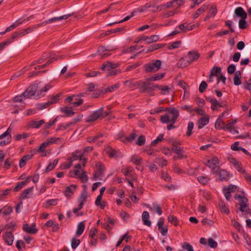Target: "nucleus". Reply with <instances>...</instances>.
Listing matches in <instances>:
<instances>
[{
  "mask_svg": "<svg viewBox=\"0 0 251 251\" xmlns=\"http://www.w3.org/2000/svg\"><path fill=\"white\" fill-rule=\"evenodd\" d=\"M218 173L219 179L220 180L223 181L224 180H227L228 178V174L225 170H221L219 168L218 171L216 174Z\"/></svg>",
  "mask_w": 251,
  "mask_h": 251,
  "instance_id": "nucleus-19",
  "label": "nucleus"
},
{
  "mask_svg": "<svg viewBox=\"0 0 251 251\" xmlns=\"http://www.w3.org/2000/svg\"><path fill=\"white\" fill-rule=\"evenodd\" d=\"M168 113L166 115L168 116L171 123L175 124L177 118L178 116V112L177 110L175 108H169L167 109Z\"/></svg>",
  "mask_w": 251,
  "mask_h": 251,
  "instance_id": "nucleus-5",
  "label": "nucleus"
},
{
  "mask_svg": "<svg viewBox=\"0 0 251 251\" xmlns=\"http://www.w3.org/2000/svg\"><path fill=\"white\" fill-rule=\"evenodd\" d=\"M104 167L100 163H97L93 174V180H102L104 177Z\"/></svg>",
  "mask_w": 251,
  "mask_h": 251,
  "instance_id": "nucleus-3",
  "label": "nucleus"
},
{
  "mask_svg": "<svg viewBox=\"0 0 251 251\" xmlns=\"http://www.w3.org/2000/svg\"><path fill=\"white\" fill-rule=\"evenodd\" d=\"M133 170V169L132 167H126L122 169V172L125 176H128L130 175Z\"/></svg>",
  "mask_w": 251,
  "mask_h": 251,
  "instance_id": "nucleus-60",
  "label": "nucleus"
},
{
  "mask_svg": "<svg viewBox=\"0 0 251 251\" xmlns=\"http://www.w3.org/2000/svg\"><path fill=\"white\" fill-rule=\"evenodd\" d=\"M209 102L211 103L212 106L211 108L213 110H216L217 107H222L223 106L221 104V103L218 101L217 100H216L215 99H209Z\"/></svg>",
  "mask_w": 251,
  "mask_h": 251,
  "instance_id": "nucleus-36",
  "label": "nucleus"
},
{
  "mask_svg": "<svg viewBox=\"0 0 251 251\" xmlns=\"http://www.w3.org/2000/svg\"><path fill=\"white\" fill-rule=\"evenodd\" d=\"M60 97V94H58L53 96L52 97V98L50 100V101L48 102V103H49V105H50V104H54V103L58 102L59 100Z\"/></svg>",
  "mask_w": 251,
  "mask_h": 251,
  "instance_id": "nucleus-50",
  "label": "nucleus"
},
{
  "mask_svg": "<svg viewBox=\"0 0 251 251\" xmlns=\"http://www.w3.org/2000/svg\"><path fill=\"white\" fill-rule=\"evenodd\" d=\"M85 228V225L83 222H80L77 227V230L76 231V234L77 236H80L84 231Z\"/></svg>",
  "mask_w": 251,
  "mask_h": 251,
  "instance_id": "nucleus-37",
  "label": "nucleus"
},
{
  "mask_svg": "<svg viewBox=\"0 0 251 251\" xmlns=\"http://www.w3.org/2000/svg\"><path fill=\"white\" fill-rule=\"evenodd\" d=\"M189 65L188 61L186 60L184 58H181L177 63V66L180 68H184Z\"/></svg>",
  "mask_w": 251,
  "mask_h": 251,
  "instance_id": "nucleus-41",
  "label": "nucleus"
},
{
  "mask_svg": "<svg viewBox=\"0 0 251 251\" xmlns=\"http://www.w3.org/2000/svg\"><path fill=\"white\" fill-rule=\"evenodd\" d=\"M225 126V124L221 119V117H219L215 122V127L217 129H223V126Z\"/></svg>",
  "mask_w": 251,
  "mask_h": 251,
  "instance_id": "nucleus-33",
  "label": "nucleus"
},
{
  "mask_svg": "<svg viewBox=\"0 0 251 251\" xmlns=\"http://www.w3.org/2000/svg\"><path fill=\"white\" fill-rule=\"evenodd\" d=\"M78 178H79L81 181L83 183L87 182L88 180V177L86 174V172H84L83 170L81 171V174L78 176Z\"/></svg>",
  "mask_w": 251,
  "mask_h": 251,
  "instance_id": "nucleus-55",
  "label": "nucleus"
},
{
  "mask_svg": "<svg viewBox=\"0 0 251 251\" xmlns=\"http://www.w3.org/2000/svg\"><path fill=\"white\" fill-rule=\"evenodd\" d=\"M241 73L239 71H237L234 74L233 78L234 84L235 85H239L241 84L240 80Z\"/></svg>",
  "mask_w": 251,
  "mask_h": 251,
  "instance_id": "nucleus-35",
  "label": "nucleus"
},
{
  "mask_svg": "<svg viewBox=\"0 0 251 251\" xmlns=\"http://www.w3.org/2000/svg\"><path fill=\"white\" fill-rule=\"evenodd\" d=\"M172 150L177 154V157L179 159H186L187 157L186 155L183 154V150L180 147H178L174 145Z\"/></svg>",
  "mask_w": 251,
  "mask_h": 251,
  "instance_id": "nucleus-11",
  "label": "nucleus"
},
{
  "mask_svg": "<svg viewBox=\"0 0 251 251\" xmlns=\"http://www.w3.org/2000/svg\"><path fill=\"white\" fill-rule=\"evenodd\" d=\"M181 42L180 41H176L172 43L168 47L169 50H174L180 47Z\"/></svg>",
  "mask_w": 251,
  "mask_h": 251,
  "instance_id": "nucleus-43",
  "label": "nucleus"
},
{
  "mask_svg": "<svg viewBox=\"0 0 251 251\" xmlns=\"http://www.w3.org/2000/svg\"><path fill=\"white\" fill-rule=\"evenodd\" d=\"M210 73L212 75L219 76L221 74V70L219 67H214L211 70Z\"/></svg>",
  "mask_w": 251,
  "mask_h": 251,
  "instance_id": "nucleus-47",
  "label": "nucleus"
},
{
  "mask_svg": "<svg viewBox=\"0 0 251 251\" xmlns=\"http://www.w3.org/2000/svg\"><path fill=\"white\" fill-rule=\"evenodd\" d=\"M145 143V136L141 135L137 139L136 144L139 146H143Z\"/></svg>",
  "mask_w": 251,
  "mask_h": 251,
  "instance_id": "nucleus-64",
  "label": "nucleus"
},
{
  "mask_svg": "<svg viewBox=\"0 0 251 251\" xmlns=\"http://www.w3.org/2000/svg\"><path fill=\"white\" fill-rule=\"evenodd\" d=\"M50 146L49 143L46 140L45 142L42 143L39 147L37 149V152L41 153L42 156H46L48 155L47 151H45L46 149Z\"/></svg>",
  "mask_w": 251,
  "mask_h": 251,
  "instance_id": "nucleus-10",
  "label": "nucleus"
},
{
  "mask_svg": "<svg viewBox=\"0 0 251 251\" xmlns=\"http://www.w3.org/2000/svg\"><path fill=\"white\" fill-rule=\"evenodd\" d=\"M82 171L81 165L80 164H77L75 166L74 170L70 172V176L71 177L77 176L78 177V176L81 174Z\"/></svg>",
  "mask_w": 251,
  "mask_h": 251,
  "instance_id": "nucleus-15",
  "label": "nucleus"
},
{
  "mask_svg": "<svg viewBox=\"0 0 251 251\" xmlns=\"http://www.w3.org/2000/svg\"><path fill=\"white\" fill-rule=\"evenodd\" d=\"M207 244L210 247L213 249L217 248L218 245L217 242L211 238L208 239Z\"/></svg>",
  "mask_w": 251,
  "mask_h": 251,
  "instance_id": "nucleus-53",
  "label": "nucleus"
},
{
  "mask_svg": "<svg viewBox=\"0 0 251 251\" xmlns=\"http://www.w3.org/2000/svg\"><path fill=\"white\" fill-rule=\"evenodd\" d=\"M235 198L239 201L240 205H247L248 200L246 198L241 196H236Z\"/></svg>",
  "mask_w": 251,
  "mask_h": 251,
  "instance_id": "nucleus-51",
  "label": "nucleus"
},
{
  "mask_svg": "<svg viewBox=\"0 0 251 251\" xmlns=\"http://www.w3.org/2000/svg\"><path fill=\"white\" fill-rule=\"evenodd\" d=\"M12 212V208L10 206H5L0 210V214H2L4 215H8Z\"/></svg>",
  "mask_w": 251,
  "mask_h": 251,
  "instance_id": "nucleus-34",
  "label": "nucleus"
},
{
  "mask_svg": "<svg viewBox=\"0 0 251 251\" xmlns=\"http://www.w3.org/2000/svg\"><path fill=\"white\" fill-rule=\"evenodd\" d=\"M32 154H27L26 155H25L20 161V167H23L25 165L26 162L32 158Z\"/></svg>",
  "mask_w": 251,
  "mask_h": 251,
  "instance_id": "nucleus-28",
  "label": "nucleus"
},
{
  "mask_svg": "<svg viewBox=\"0 0 251 251\" xmlns=\"http://www.w3.org/2000/svg\"><path fill=\"white\" fill-rule=\"evenodd\" d=\"M157 226L161 234L163 236L166 235L168 232V228L166 226H164V221L162 219L159 220Z\"/></svg>",
  "mask_w": 251,
  "mask_h": 251,
  "instance_id": "nucleus-13",
  "label": "nucleus"
},
{
  "mask_svg": "<svg viewBox=\"0 0 251 251\" xmlns=\"http://www.w3.org/2000/svg\"><path fill=\"white\" fill-rule=\"evenodd\" d=\"M69 18V16L68 15H63V16H60V17H54V18H53L52 19H50V20H49L48 21H47L46 22H43L42 25H47V24H50V23H53V22H54L56 21H58V20H63V19H67Z\"/></svg>",
  "mask_w": 251,
  "mask_h": 251,
  "instance_id": "nucleus-24",
  "label": "nucleus"
},
{
  "mask_svg": "<svg viewBox=\"0 0 251 251\" xmlns=\"http://www.w3.org/2000/svg\"><path fill=\"white\" fill-rule=\"evenodd\" d=\"M103 112V108H100L99 110L95 111L93 114L90 115L87 119V122H94L98 120L101 116H102Z\"/></svg>",
  "mask_w": 251,
  "mask_h": 251,
  "instance_id": "nucleus-7",
  "label": "nucleus"
},
{
  "mask_svg": "<svg viewBox=\"0 0 251 251\" xmlns=\"http://www.w3.org/2000/svg\"><path fill=\"white\" fill-rule=\"evenodd\" d=\"M188 57L189 60H188L190 64L193 61H196L200 57V54L196 51H191L188 52Z\"/></svg>",
  "mask_w": 251,
  "mask_h": 251,
  "instance_id": "nucleus-17",
  "label": "nucleus"
},
{
  "mask_svg": "<svg viewBox=\"0 0 251 251\" xmlns=\"http://www.w3.org/2000/svg\"><path fill=\"white\" fill-rule=\"evenodd\" d=\"M48 142L49 143V145H51L52 144L55 143V144H58L60 142L61 139L60 138H56V137H51L49 139H47Z\"/></svg>",
  "mask_w": 251,
  "mask_h": 251,
  "instance_id": "nucleus-49",
  "label": "nucleus"
},
{
  "mask_svg": "<svg viewBox=\"0 0 251 251\" xmlns=\"http://www.w3.org/2000/svg\"><path fill=\"white\" fill-rule=\"evenodd\" d=\"M159 39V36L157 35H153L150 37H149V38H147L146 40H147V44H151L153 42H157L158 41Z\"/></svg>",
  "mask_w": 251,
  "mask_h": 251,
  "instance_id": "nucleus-45",
  "label": "nucleus"
},
{
  "mask_svg": "<svg viewBox=\"0 0 251 251\" xmlns=\"http://www.w3.org/2000/svg\"><path fill=\"white\" fill-rule=\"evenodd\" d=\"M76 188V186L75 185H71L69 186L66 187L64 191L65 196L67 197H70L74 193Z\"/></svg>",
  "mask_w": 251,
  "mask_h": 251,
  "instance_id": "nucleus-18",
  "label": "nucleus"
},
{
  "mask_svg": "<svg viewBox=\"0 0 251 251\" xmlns=\"http://www.w3.org/2000/svg\"><path fill=\"white\" fill-rule=\"evenodd\" d=\"M220 208L222 212L228 214L229 212L228 208L223 201H220L219 204Z\"/></svg>",
  "mask_w": 251,
  "mask_h": 251,
  "instance_id": "nucleus-46",
  "label": "nucleus"
},
{
  "mask_svg": "<svg viewBox=\"0 0 251 251\" xmlns=\"http://www.w3.org/2000/svg\"><path fill=\"white\" fill-rule=\"evenodd\" d=\"M237 189V186L229 185L224 189L225 196L228 201L230 199V194L234 192Z\"/></svg>",
  "mask_w": 251,
  "mask_h": 251,
  "instance_id": "nucleus-9",
  "label": "nucleus"
},
{
  "mask_svg": "<svg viewBox=\"0 0 251 251\" xmlns=\"http://www.w3.org/2000/svg\"><path fill=\"white\" fill-rule=\"evenodd\" d=\"M23 229L29 233H35L37 232V229L35 228V225L29 226L27 224H25L23 226Z\"/></svg>",
  "mask_w": 251,
  "mask_h": 251,
  "instance_id": "nucleus-23",
  "label": "nucleus"
},
{
  "mask_svg": "<svg viewBox=\"0 0 251 251\" xmlns=\"http://www.w3.org/2000/svg\"><path fill=\"white\" fill-rule=\"evenodd\" d=\"M136 48V46H131L130 47H125L123 50V52L129 53L135 50Z\"/></svg>",
  "mask_w": 251,
  "mask_h": 251,
  "instance_id": "nucleus-59",
  "label": "nucleus"
},
{
  "mask_svg": "<svg viewBox=\"0 0 251 251\" xmlns=\"http://www.w3.org/2000/svg\"><path fill=\"white\" fill-rule=\"evenodd\" d=\"M155 163L160 165L162 167L166 166L167 161L166 160H162L161 158H157L155 160Z\"/></svg>",
  "mask_w": 251,
  "mask_h": 251,
  "instance_id": "nucleus-62",
  "label": "nucleus"
},
{
  "mask_svg": "<svg viewBox=\"0 0 251 251\" xmlns=\"http://www.w3.org/2000/svg\"><path fill=\"white\" fill-rule=\"evenodd\" d=\"M106 70L109 71H110L112 69L117 68L118 66V64H115V63L114 64V63H112L110 62H108V61L106 62Z\"/></svg>",
  "mask_w": 251,
  "mask_h": 251,
  "instance_id": "nucleus-57",
  "label": "nucleus"
},
{
  "mask_svg": "<svg viewBox=\"0 0 251 251\" xmlns=\"http://www.w3.org/2000/svg\"><path fill=\"white\" fill-rule=\"evenodd\" d=\"M45 123L43 120L39 121H31L28 123V126L32 128H39L42 125Z\"/></svg>",
  "mask_w": 251,
  "mask_h": 251,
  "instance_id": "nucleus-27",
  "label": "nucleus"
},
{
  "mask_svg": "<svg viewBox=\"0 0 251 251\" xmlns=\"http://www.w3.org/2000/svg\"><path fill=\"white\" fill-rule=\"evenodd\" d=\"M60 110L61 112L65 113L68 116H71L75 113L72 109L68 107H62L60 108Z\"/></svg>",
  "mask_w": 251,
  "mask_h": 251,
  "instance_id": "nucleus-42",
  "label": "nucleus"
},
{
  "mask_svg": "<svg viewBox=\"0 0 251 251\" xmlns=\"http://www.w3.org/2000/svg\"><path fill=\"white\" fill-rule=\"evenodd\" d=\"M130 161L136 165H139L143 162V159L138 155H133L131 157Z\"/></svg>",
  "mask_w": 251,
  "mask_h": 251,
  "instance_id": "nucleus-30",
  "label": "nucleus"
},
{
  "mask_svg": "<svg viewBox=\"0 0 251 251\" xmlns=\"http://www.w3.org/2000/svg\"><path fill=\"white\" fill-rule=\"evenodd\" d=\"M209 117L208 116H204L201 117L198 122L199 128H202L204 126L207 125L209 122Z\"/></svg>",
  "mask_w": 251,
  "mask_h": 251,
  "instance_id": "nucleus-26",
  "label": "nucleus"
},
{
  "mask_svg": "<svg viewBox=\"0 0 251 251\" xmlns=\"http://www.w3.org/2000/svg\"><path fill=\"white\" fill-rule=\"evenodd\" d=\"M195 25H190L186 24L180 25L178 26L180 30L183 32H187L190 30H192L194 29Z\"/></svg>",
  "mask_w": 251,
  "mask_h": 251,
  "instance_id": "nucleus-22",
  "label": "nucleus"
},
{
  "mask_svg": "<svg viewBox=\"0 0 251 251\" xmlns=\"http://www.w3.org/2000/svg\"><path fill=\"white\" fill-rule=\"evenodd\" d=\"M10 132L11 129L9 127L4 133L0 135V140L5 138L4 140L0 142V146L6 145L11 142V136Z\"/></svg>",
  "mask_w": 251,
  "mask_h": 251,
  "instance_id": "nucleus-4",
  "label": "nucleus"
},
{
  "mask_svg": "<svg viewBox=\"0 0 251 251\" xmlns=\"http://www.w3.org/2000/svg\"><path fill=\"white\" fill-rule=\"evenodd\" d=\"M150 210L156 212L158 215H161L162 214V211L160 207L156 203H153L150 208Z\"/></svg>",
  "mask_w": 251,
  "mask_h": 251,
  "instance_id": "nucleus-32",
  "label": "nucleus"
},
{
  "mask_svg": "<svg viewBox=\"0 0 251 251\" xmlns=\"http://www.w3.org/2000/svg\"><path fill=\"white\" fill-rule=\"evenodd\" d=\"M165 76V73L156 74L151 76L148 78V80L151 81H158L162 79Z\"/></svg>",
  "mask_w": 251,
  "mask_h": 251,
  "instance_id": "nucleus-25",
  "label": "nucleus"
},
{
  "mask_svg": "<svg viewBox=\"0 0 251 251\" xmlns=\"http://www.w3.org/2000/svg\"><path fill=\"white\" fill-rule=\"evenodd\" d=\"M58 162V160L56 159L54 160L52 163H50L47 167L46 169V172H48L52 170L57 164Z\"/></svg>",
  "mask_w": 251,
  "mask_h": 251,
  "instance_id": "nucleus-40",
  "label": "nucleus"
},
{
  "mask_svg": "<svg viewBox=\"0 0 251 251\" xmlns=\"http://www.w3.org/2000/svg\"><path fill=\"white\" fill-rule=\"evenodd\" d=\"M3 239L6 244L11 245L14 241V236L11 231H6L3 235Z\"/></svg>",
  "mask_w": 251,
  "mask_h": 251,
  "instance_id": "nucleus-8",
  "label": "nucleus"
},
{
  "mask_svg": "<svg viewBox=\"0 0 251 251\" xmlns=\"http://www.w3.org/2000/svg\"><path fill=\"white\" fill-rule=\"evenodd\" d=\"M25 99L26 98H25V95L23 93L22 94H21L20 95L17 96L15 97L13 99V100L15 102H21L23 100H25Z\"/></svg>",
  "mask_w": 251,
  "mask_h": 251,
  "instance_id": "nucleus-58",
  "label": "nucleus"
},
{
  "mask_svg": "<svg viewBox=\"0 0 251 251\" xmlns=\"http://www.w3.org/2000/svg\"><path fill=\"white\" fill-rule=\"evenodd\" d=\"M207 8V6L203 5L201 7L197 10V11L194 13L193 17L195 19L197 18L201 14L204 13Z\"/></svg>",
  "mask_w": 251,
  "mask_h": 251,
  "instance_id": "nucleus-29",
  "label": "nucleus"
},
{
  "mask_svg": "<svg viewBox=\"0 0 251 251\" xmlns=\"http://www.w3.org/2000/svg\"><path fill=\"white\" fill-rule=\"evenodd\" d=\"M162 47H163V45L161 44H155V45H151L148 48V49L146 51V53L152 52L154 50H155L160 48H161Z\"/></svg>",
  "mask_w": 251,
  "mask_h": 251,
  "instance_id": "nucleus-44",
  "label": "nucleus"
},
{
  "mask_svg": "<svg viewBox=\"0 0 251 251\" xmlns=\"http://www.w3.org/2000/svg\"><path fill=\"white\" fill-rule=\"evenodd\" d=\"M163 135L160 134L157 137V138L155 140L152 141V142L151 143V145L152 146H154L156 144H157L158 143H159V142L162 141L163 140Z\"/></svg>",
  "mask_w": 251,
  "mask_h": 251,
  "instance_id": "nucleus-56",
  "label": "nucleus"
},
{
  "mask_svg": "<svg viewBox=\"0 0 251 251\" xmlns=\"http://www.w3.org/2000/svg\"><path fill=\"white\" fill-rule=\"evenodd\" d=\"M158 89L160 90V93L162 95L169 94L170 90V87L166 85H159Z\"/></svg>",
  "mask_w": 251,
  "mask_h": 251,
  "instance_id": "nucleus-39",
  "label": "nucleus"
},
{
  "mask_svg": "<svg viewBox=\"0 0 251 251\" xmlns=\"http://www.w3.org/2000/svg\"><path fill=\"white\" fill-rule=\"evenodd\" d=\"M33 187L25 189L21 194L20 198L21 199H25L28 197V195L30 194L33 190Z\"/></svg>",
  "mask_w": 251,
  "mask_h": 251,
  "instance_id": "nucleus-38",
  "label": "nucleus"
},
{
  "mask_svg": "<svg viewBox=\"0 0 251 251\" xmlns=\"http://www.w3.org/2000/svg\"><path fill=\"white\" fill-rule=\"evenodd\" d=\"M229 161L234 166L238 172L243 173H245L241 164L235 158L232 157L229 158Z\"/></svg>",
  "mask_w": 251,
  "mask_h": 251,
  "instance_id": "nucleus-14",
  "label": "nucleus"
},
{
  "mask_svg": "<svg viewBox=\"0 0 251 251\" xmlns=\"http://www.w3.org/2000/svg\"><path fill=\"white\" fill-rule=\"evenodd\" d=\"M182 247L187 251H194L193 247L187 242L183 243Z\"/></svg>",
  "mask_w": 251,
  "mask_h": 251,
  "instance_id": "nucleus-61",
  "label": "nucleus"
},
{
  "mask_svg": "<svg viewBox=\"0 0 251 251\" xmlns=\"http://www.w3.org/2000/svg\"><path fill=\"white\" fill-rule=\"evenodd\" d=\"M162 62L159 60H155L152 62L144 65L145 70L147 73H154L158 71L161 68Z\"/></svg>",
  "mask_w": 251,
  "mask_h": 251,
  "instance_id": "nucleus-1",
  "label": "nucleus"
},
{
  "mask_svg": "<svg viewBox=\"0 0 251 251\" xmlns=\"http://www.w3.org/2000/svg\"><path fill=\"white\" fill-rule=\"evenodd\" d=\"M235 14L237 16L241 17V19H246L247 17V13L241 7H238L235 9Z\"/></svg>",
  "mask_w": 251,
  "mask_h": 251,
  "instance_id": "nucleus-20",
  "label": "nucleus"
},
{
  "mask_svg": "<svg viewBox=\"0 0 251 251\" xmlns=\"http://www.w3.org/2000/svg\"><path fill=\"white\" fill-rule=\"evenodd\" d=\"M26 99L30 98L35 94L39 95L38 88L37 86H34L29 87L25 92H24Z\"/></svg>",
  "mask_w": 251,
  "mask_h": 251,
  "instance_id": "nucleus-6",
  "label": "nucleus"
},
{
  "mask_svg": "<svg viewBox=\"0 0 251 251\" xmlns=\"http://www.w3.org/2000/svg\"><path fill=\"white\" fill-rule=\"evenodd\" d=\"M220 163V159L216 156H213L211 159L207 160L206 165L211 170V172L216 174L219 170L218 165Z\"/></svg>",
  "mask_w": 251,
  "mask_h": 251,
  "instance_id": "nucleus-2",
  "label": "nucleus"
},
{
  "mask_svg": "<svg viewBox=\"0 0 251 251\" xmlns=\"http://www.w3.org/2000/svg\"><path fill=\"white\" fill-rule=\"evenodd\" d=\"M106 152L111 157L117 158L121 156V153L115 151L113 149L108 147L106 150Z\"/></svg>",
  "mask_w": 251,
  "mask_h": 251,
  "instance_id": "nucleus-21",
  "label": "nucleus"
},
{
  "mask_svg": "<svg viewBox=\"0 0 251 251\" xmlns=\"http://www.w3.org/2000/svg\"><path fill=\"white\" fill-rule=\"evenodd\" d=\"M168 220L169 222L174 224L175 226H177L178 222L177 219L176 217H174V216H169L168 217Z\"/></svg>",
  "mask_w": 251,
  "mask_h": 251,
  "instance_id": "nucleus-63",
  "label": "nucleus"
},
{
  "mask_svg": "<svg viewBox=\"0 0 251 251\" xmlns=\"http://www.w3.org/2000/svg\"><path fill=\"white\" fill-rule=\"evenodd\" d=\"M84 155L83 153H81L78 151H77L76 153L74 155H73V157L69 159V160H71V159H73V161L74 160H76L77 159L82 160V157Z\"/></svg>",
  "mask_w": 251,
  "mask_h": 251,
  "instance_id": "nucleus-52",
  "label": "nucleus"
},
{
  "mask_svg": "<svg viewBox=\"0 0 251 251\" xmlns=\"http://www.w3.org/2000/svg\"><path fill=\"white\" fill-rule=\"evenodd\" d=\"M150 214L147 211H144L142 215V220L145 225L148 226H151V222L150 220Z\"/></svg>",
  "mask_w": 251,
  "mask_h": 251,
  "instance_id": "nucleus-16",
  "label": "nucleus"
},
{
  "mask_svg": "<svg viewBox=\"0 0 251 251\" xmlns=\"http://www.w3.org/2000/svg\"><path fill=\"white\" fill-rule=\"evenodd\" d=\"M149 82L151 81L148 80V78L144 82L138 81L137 84L140 86V91L142 92H149Z\"/></svg>",
  "mask_w": 251,
  "mask_h": 251,
  "instance_id": "nucleus-12",
  "label": "nucleus"
},
{
  "mask_svg": "<svg viewBox=\"0 0 251 251\" xmlns=\"http://www.w3.org/2000/svg\"><path fill=\"white\" fill-rule=\"evenodd\" d=\"M101 200L102 196L99 195L96 199L95 204L96 205L100 206V208L103 209L106 205V202L102 201Z\"/></svg>",
  "mask_w": 251,
  "mask_h": 251,
  "instance_id": "nucleus-31",
  "label": "nucleus"
},
{
  "mask_svg": "<svg viewBox=\"0 0 251 251\" xmlns=\"http://www.w3.org/2000/svg\"><path fill=\"white\" fill-rule=\"evenodd\" d=\"M246 19H241L239 22V26L241 29H245L247 27V23Z\"/></svg>",
  "mask_w": 251,
  "mask_h": 251,
  "instance_id": "nucleus-54",
  "label": "nucleus"
},
{
  "mask_svg": "<svg viewBox=\"0 0 251 251\" xmlns=\"http://www.w3.org/2000/svg\"><path fill=\"white\" fill-rule=\"evenodd\" d=\"M130 239V236L128 235L127 233L125 234L122 237L121 239L119 241H118L116 246H119L122 243V241H124V240L126 242H128Z\"/></svg>",
  "mask_w": 251,
  "mask_h": 251,
  "instance_id": "nucleus-48",
  "label": "nucleus"
}]
</instances>
